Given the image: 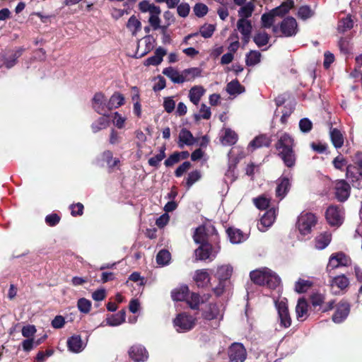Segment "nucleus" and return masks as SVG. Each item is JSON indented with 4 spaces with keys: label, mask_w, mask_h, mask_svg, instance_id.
I'll return each mask as SVG.
<instances>
[{
    "label": "nucleus",
    "mask_w": 362,
    "mask_h": 362,
    "mask_svg": "<svg viewBox=\"0 0 362 362\" xmlns=\"http://www.w3.org/2000/svg\"><path fill=\"white\" fill-rule=\"evenodd\" d=\"M221 142L223 145H233L238 141L237 134L230 128H224Z\"/></svg>",
    "instance_id": "obj_29"
},
{
    "label": "nucleus",
    "mask_w": 362,
    "mask_h": 362,
    "mask_svg": "<svg viewBox=\"0 0 362 362\" xmlns=\"http://www.w3.org/2000/svg\"><path fill=\"white\" fill-rule=\"evenodd\" d=\"M280 31L285 37H292L298 31L296 20L293 17L285 18L280 23Z\"/></svg>",
    "instance_id": "obj_14"
},
{
    "label": "nucleus",
    "mask_w": 362,
    "mask_h": 362,
    "mask_svg": "<svg viewBox=\"0 0 362 362\" xmlns=\"http://www.w3.org/2000/svg\"><path fill=\"white\" fill-rule=\"evenodd\" d=\"M127 28L132 33V35L135 36L141 30V23L135 16H132L127 21Z\"/></svg>",
    "instance_id": "obj_40"
},
{
    "label": "nucleus",
    "mask_w": 362,
    "mask_h": 362,
    "mask_svg": "<svg viewBox=\"0 0 362 362\" xmlns=\"http://www.w3.org/2000/svg\"><path fill=\"white\" fill-rule=\"evenodd\" d=\"M269 36L264 31H259L257 33L254 37L253 40L258 47H262L269 42Z\"/></svg>",
    "instance_id": "obj_46"
},
{
    "label": "nucleus",
    "mask_w": 362,
    "mask_h": 362,
    "mask_svg": "<svg viewBox=\"0 0 362 362\" xmlns=\"http://www.w3.org/2000/svg\"><path fill=\"white\" fill-rule=\"evenodd\" d=\"M315 11L309 6H302L298 8V16L299 18L305 21L313 17Z\"/></svg>",
    "instance_id": "obj_47"
},
{
    "label": "nucleus",
    "mask_w": 362,
    "mask_h": 362,
    "mask_svg": "<svg viewBox=\"0 0 362 362\" xmlns=\"http://www.w3.org/2000/svg\"><path fill=\"white\" fill-rule=\"evenodd\" d=\"M250 276L255 284L267 286L270 288L278 287L281 282V279L276 274L268 268L252 271Z\"/></svg>",
    "instance_id": "obj_2"
},
{
    "label": "nucleus",
    "mask_w": 362,
    "mask_h": 362,
    "mask_svg": "<svg viewBox=\"0 0 362 362\" xmlns=\"http://www.w3.org/2000/svg\"><path fill=\"white\" fill-rule=\"evenodd\" d=\"M201 177V173L198 170L191 172L187 179V185L188 187H190L194 182L198 181Z\"/></svg>",
    "instance_id": "obj_61"
},
{
    "label": "nucleus",
    "mask_w": 362,
    "mask_h": 362,
    "mask_svg": "<svg viewBox=\"0 0 362 362\" xmlns=\"http://www.w3.org/2000/svg\"><path fill=\"white\" fill-rule=\"evenodd\" d=\"M274 304L278 313V320L281 327L287 328L291 325V318L289 314L287 299L279 297L274 300Z\"/></svg>",
    "instance_id": "obj_6"
},
{
    "label": "nucleus",
    "mask_w": 362,
    "mask_h": 362,
    "mask_svg": "<svg viewBox=\"0 0 362 362\" xmlns=\"http://www.w3.org/2000/svg\"><path fill=\"white\" fill-rule=\"evenodd\" d=\"M329 136L333 146L336 148H341L344 144V136L341 132L336 129H331L329 132Z\"/></svg>",
    "instance_id": "obj_34"
},
{
    "label": "nucleus",
    "mask_w": 362,
    "mask_h": 362,
    "mask_svg": "<svg viewBox=\"0 0 362 362\" xmlns=\"http://www.w3.org/2000/svg\"><path fill=\"white\" fill-rule=\"evenodd\" d=\"M274 17L271 11L264 13L261 17L262 27L265 28H270L274 22Z\"/></svg>",
    "instance_id": "obj_54"
},
{
    "label": "nucleus",
    "mask_w": 362,
    "mask_h": 362,
    "mask_svg": "<svg viewBox=\"0 0 362 362\" xmlns=\"http://www.w3.org/2000/svg\"><path fill=\"white\" fill-rule=\"evenodd\" d=\"M77 307L83 313H88L90 310L91 302L86 298H82L78 300Z\"/></svg>",
    "instance_id": "obj_56"
},
{
    "label": "nucleus",
    "mask_w": 362,
    "mask_h": 362,
    "mask_svg": "<svg viewBox=\"0 0 362 362\" xmlns=\"http://www.w3.org/2000/svg\"><path fill=\"white\" fill-rule=\"evenodd\" d=\"M107 100L105 95L101 93H96L92 99V107L98 114L109 117L108 112L110 110L108 108Z\"/></svg>",
    "instance_id": "obj_9"
},
{
    "label": "nucleus",
    "mask_w": 362,
    "mask_h": 362,
    "mask_svg": "<svg viewBox=\"0 0 362 362\" xmlns=\"http://www.w3.org/2000/svg\"><path fill=\"white\" fill-rule=\"evenodd\" d=\"M171 259V255L167 250H161L156 255V262L160 266L169 264Z\"/></svg>",
    "instance_id": "obj_44"
},
{
    "label": "nucleus",
    "mask_w": 362,
    "mask_h": 362,
    "mask_svg": "<svg viewBox=\"0 0 362 362\" xmlns=\"http://www.w3.org/2000/svg\"><path fill=\"white\" fill-rule=\"evenodd\" d=\"M353 26L354 21L351 16H348L339 21L337 30L339 33H345L347 30H351Z\"/></svg>",
    "instance_id": "obj_45"
},
{
    "label": "nucleus",
    "mask_w": 362,
    "mask_h": 362,
    "mask_svg": "<svg viewBox=\"0 0 362 362\" xmlns=\"http://www.w3.org/2000/svg\"><path fill=\"white\" fill-rule=\"evenodd\" d=\"M226 90L230 95H237L245 92L244 86H243L236 79L229 82L226 86Z\"/></svg>",
    "instance_id": "obj_32"
},
{
    "label": "nucleus",
    "mask_w": 362,
    "mask_h": 362,
    "mask_svg": "<svg viewBox=\"0 0 362 362\" xmlns=\"http://www.w3.org/2000/svg\"><path fill=\"white\" fill-rule=\"evenodd\" d=\"M316 223L317 218L315 214L305 212L300 214L298 216L297 226L300 234L305 235L310 233Z\"/></svg>",
    "instance_id": "obj_7"
},
{
    "label": "nucleus",
    "mask_w": 362,
    "mask_h": 362,
    "mask_svg": "<svg viewBox=\"0 0 362 362\" xmlns=\"http://www.w3.org/2000/svg\"><path fill=\"white\" fill-rule=\"evenodd\" d=\"M350 312V305L346 301H341L337 307L336 312L332 316V320L335 323L342 322L349 315Z\"/></svg>",
    "instance_id": "obj_18"
},
{
    "label": "nucleus",
    "mask_w": 362,
    "mask_h": 362,
    "mask_svg": "<svg viewBox=\"0 0 362 362\" xmlns=\"http://www.w3.org/2000/svg\"><path fill=\"white\" fill-rule=\"evenodd\" d=\"M109 117L103 116L99 117L91 124L92 131L97 133L100 130L106 129L109 126Z\"/></svg>",
    "instance_id": "obj_43"
},
{
    "label": "nucleus",
    "mask_w": 362,
    "mask_h": 362,
    "mask_svg": "<svg viewBox=\"0 0 362 362\" xmlns=\"http://www.w3.org/2000/svg\"><path fill=\"white\" fill-rule=\"evenodd\" d=\"M129 357L135 362H144L148 358L146 348L141 344L132 346L129 349Z\"/></svg>",
    "instance_id": "obj_15"
},
{
    "label": "nucleus",
    "mask_w": 362,
    "mask_h": 362,
    "mask_svg": "<svg viewBox=\"0 0 362 362\" xmlns=\"http://www.w3.org/2000/svg\"><path fill=\"white\" fill-rule=\"evenodd\" d=\"M261 54L258 51H250L246 56V64L252 66L260 62Z\"/></svg>",
    "instance_id": "obj_48"
},
{
    "label": "nucleus",
    "mask_w": 362,
    "mask_h": 362,
    "mask_svg": "<svg viewBox=\"0 0 362 362\" xmlns=\"http://www.w3.org/2000/svg\"><path fill=\"white\" fill-rule=\"evenodd\" d=\"M127 118L115 112L112 115V123L118 129H123L125 127Z\"/></svg>",
    "instance_id": "obj_50"
},
{
    "label": "nucleus",
    "mask_w": 362,
    "mask_h": 362,
    "mask_svg": "<svg viewBox=\"0 0 362 362\" xmlns=\"http://www.w3.org/2000/svg\"><path fill=\"white\" fill-rule=\"evenodd\" d=\"M228 357L231 362H244L247 357L246 349L240 343H233L228 349Z\"/></svg>",
    "instance_id": "obj_12"
},
{
    "label": "nucleus",
    "mask_w": 362,
    "mask_h": 362,
    "mask_svg": "<svg viewBox=\"0 0 362 362\" xmlns=\"http://www.w3.org/2000/svg\"><path fill=\"white\" fill-rule=\"evenodd\" d=\"M165 147H162L160 148V151L159 153H158L155 156L151 157V158H149L148 164L151 166H153V167L158 166V164L160 163V162L165 157Z\"/></svg>",
    "instance_id": "obj_55"
},
{
    "label": "nucleus",
    "mask_w": 362,
    "mask_h": 362,
    "mask_svg": "<svg viewBox=\"0 0 362 362\" xmlns=\"http://www.w3.org/2000/svg\"><path fill=\"white\" fill-rule=\"evenodd\" d=\"M204 317L206 320H211L214 319H222L223 308L221 305L217 304H209L208 308L204 312Z\"/></svg>",
    "instance_id": "obj_21"
},
{
    "label": "nucleus",
    "mask_w": 362,
    "mask_h": 362,
    "mask_svg": "<svg viewBox=\"0 0 362 362\" xmlns=\"http://www.w3.org/2000/svg\"><path fill=\"white\" fill-rule=\"evenodd\" d=\"M227 233L230 241L233 244H238L246 240V237L239 229L228 228Z\"/></svg>",
    "instance_id": "obj_35"
},
{
    "label": "nucleus",
    "mask_w": 362,
    "mask_h": 362,
    "mask_svg": "<svg viewBox=\"0 0 362 362\" xmlns=\"http://www.w3.org/2000/svg\"><path fill=\"white\" fill-rule=\"evenodd\" d=\"M163 74L168 77L175 83H182L186 81L187 78L173 67H168L163 69Z\"/></svg>",
    "instance_id": "obj_25"
},
{
    "label": "nucleus",
    "mask_w": 362,
    "mask_h": 362,
    "mask_svg": "<svg viewBox=\"0 0 362 362\" xmlns=\"http://www.w3.org/2000/svg\"><path fill=\"white\" fill-rule=\"evenodd\" d=\"M188 293V287L185 285H182L173 290L171 292V296L173 300L182 301L187 298Z\"/></svg>",
    "instance_id": "obj_33"
},
{
    "label": "nucleus",
    "mask_w": 362,
    "mask_h": 362,
    "mask_svg": "<svg viewBox=\"0 0 362 362\" xmlns=\"http://www.w3.org/2000/svg\"><path fill=\"white\" fill-rule=\"evenodd\" d=\"M237 28L242 35V39L245 45L247 44L250 40L252 26L249 20L238 19L237 22Z\"/></svg>",
    "instance_id": "obj_17"
},
{
    "label": "nucleus",
    "mask_w": 362,
    "mask_h": 362,
    "mask_svg": "<svg viewBox=\"0 0 362 362\" xmlns=\"http://www.w3.org/2000/svg\"><path fill=\"white\" fill-rule=\"evenodd\" d=\"M138 7L141 13H149L148 23L153 30H158L160 23V14L161 10L160 7L151 3L148 0H142L139 3Z\"/></svg>",
    "instance_id": "obj_5"
},
{
    "label": "nucleus",
    "mask_w": 362,
    "mask_h": 362,
    "mask_svg": "<svg viewBox=\"0 0 362 362\" xmlns=\"http://www.w3.org/2000/svg\"><path fill=\"white\" fill-rule=\"evenodd\" d=\"M290 185L291 182L288 176H283L278 180L276 195L280 200L286 195L290 189Z\"/></svg>",
    "instance_id": "obj_22"
},
{
    "label": "nucleus",
    "mask_w": 362,
    "mask_h": 362,
    "mask_svg": "<svg viewBox=\"0 0 362 362\" xmlns=\"http://www.w3.org/2000/svg\"><path fill=\"white\" fill-rule=\"evenodd\" d=\"M255 9V5L252 2H248L243 5L238 11L239 19L247 20L250 18Z\"/></svg>",
    "instance_id": "obj_39"
},
{
    "label": "nucleus",
    "mask_w": 362,
    "mask_h": 362,
    "mask_svg": "<svg viewBox=\"0 0 362 362\" xmlns=\"http://www.w3.org/2000/svg\"><path fill=\"white\" fill-rule=\"evenodd\" d=\"M202 70L198 67H193L190 69H187L183 71V76H185L187 79L186 81H191L196 77H199L201 76Z\"/></svg>",
    "instance_id": "obj_49"
},
{
    "label": "nucleus",
    "mask_w": 362,
    "mask_h": 362,
    "mask_svg": "<svg viewBox=\"0 0 362 362\" xmlns=\"http://www.w3.org/2000/svg\"><path fill=\"white\" fill-rule=\"evenodd\" d=\"M194 14L198 17L204 16L208 12V7L206 5L198 3L194 6Z\"/></svg>",
    "instance_id": "obj_60"
},
{
    "label": "nucleus",
    "mask_w": 362,
    "mask_h": 362,
    "mask_svg": "<svg viewBox=\"0 0 362 362\" xmlns=\"http://www.w3.org/2000/svg\"><path fill=\"white\" fill-rule=\"evenodd\" d=\"M253 202L259 209H266L269 205L270 199L264 195H262L254 199Z\"/></svg>",
    "instance_id": "obj_51"
},
{
    "label": "nucleus",
    "mask_w": 362,
    "mask_h": 362,
    "mask_svg": "<svg viewBox=\"0 0 362 362\" xmlns=\"http://www.w3.org/2000/svg\"><path fill=\"white\" fill-rule=\"evenodd\" d=\"M326 219L329 225L339 226L343 222V211L339 206H330L325 214Z\"/></svg>",
    "instance_id": "obj_13"
},
{
    "label": "nucleus",
    "mask_w": 362,
    "mask_h": 362,
    "mask_svg": "<svg viewBox=\"0 0 362 362\" xmlns=\"http://www.w3.org/2000/svg\"><path fill=\"white\" fill-rule=\"evenodd\" d=\"M332 240V235L329 232H324L316 236L315 239V247L317 250H323L328 246Z\"/></svg>",
    "instance_id": "obj_27"
},
{
    "label": "nucleus",
    "mask_w": 362,
    "mask_h": 362,
    "mask_svg": "<svg viewBox=\"0 0 362 362\" xmlns=\"http://www.w3.org/2000/svg\"><path fill=\"white\" fill-rule=\"evenodd\" d=\"M194 279L199 286H204L210 281L209 274L206 269L197 270Z\"/></svg>",
    "instance_id": "obj_36"
},
{
    "label": "nucleus",
    "mask_w": 362,
    "mask_h": 362,
    "mask_svg": "<svg viewBox=\"0 0 362 362\" xmlns=\"http://www.w3.org/2000/svg\"><path fill=\"white\" fill-rule=\"evenodd\" d=\"M293 139L287 133L282 134L276 144L279 156L284 164L288 168L293 167L296 163V156L293 150Z\"/></svg>",
    "instance_id": "obj_1"
},
{
    "label": "nucleus",
    "mask_w": 362,
    "mask_h": 362,
    "mask_svg": "<svg viewBox=\"0 0 362 362\" xmlns=\"http://www.w3.org/2000/svg\"><path fill=\"white\" fill-rule=\"evenodd\" d=\"M23 49L19 48L14 54L9 57H4L3 56L4 64L7 69H11L17 63V59L22 55Z\"/></svg>",
    "instance_id": "obj_41"
},
{
    "label": "nucleus",
    "mask_w": 362,
    "mask_h": 362,
    "mask_svg": "<svg viewBox=\"0 0 362 362\" xmlns=\"http://www.w3.org/2000/svg\"><path fill=\"white\" fill-rule=\"evenodd\" d=\"M206 90L202 86H194L189 90V100L195 105H197L204 95Z\"/></svg>",
    "instance_id": "obj_28"
},
{
    "label": "nucleus",
    "mask_w": 362,
    "mask_h": 362,
    "mask_svg": "<svg viewBox=\"0 0 362 362\" xmlns=\"http://www.w3.org/2000/svg\"><path fill=\"white\" fill-rule=\"evenodd\" d=\"M233 268L230 264H222L217 267L214 276L218 280V284L214 288L218 296L223 293L226 287L233 274Z\"/></svg>",
    "instance_id": "obj_4"
},
{
    "label": "nucleus",
    "mask_w": 362,
    "mask_h": 362,
    "mask_svg": "<svg viewBox=\"0 0 362 362\" xmlns=\"http://www.w3.org/2000/svg\"><path fill=\"white\" fill-rule=\"evenodd\" d=\"M219 252V247H214L210 244H202L195 250L197 259L199 260L214 259Z\"/></svg>",
    "instance_id": "obj_11"
},
{
    "label": "nucleus",
    "mask_w": 362,
    "mask_h": 362,
    "mask_svg": "<svg viewBox=\"0 0 362 362\" xmlns=\"http://www.w3.org/2000/svg\"><path fill=\"white\" fill-rule=\"evenodd\" d=\"M215 30V26L211 24H206L201 27L200 34L204 38H209L212 36Z\"/></svg>",
    "instance_id": "obj_57"
},
{
    "label": "nucleus",
    "mask_w": 362,
    "mask_h": 362,
    "mask_svg": "<svg viewBox=\"0 0 362 362\" xmlns=\"http://www.w3.org/2000/svg\"><path fill=\"white\" fill-rule=\"evenodd\" d=\"M177 332H185L192 329L195 325V319L185 313H180L173 320Z\"/></svg>",
    "instance_id": "obj_8"
},
{
    "label": "nucleus",
    "mask_w": 362,
    "mask_h": 362,
    "mask_svg": "<svg viewBox=\"0 0 362 362\" xmlns=\"http://www.w3.org/2000/svg\"><path fill=\"white\" fill-rule=\"evenodd\" d=\"M311 285L312 284L309 281L299 279L295 284V291L300 293L306 292Z\"/></svg>",
    "instance_id": "obj_52"
},
{
    "label": "nucleus",
    "mask_w": 362,
    "mask_h": 362,
    "mask_svg": "<svg viewBox=\"0 0 362 362\" xmlns=\"http://www.w3.org/2000/svg\"><path fill=\"white\" fill-rule=\"evenodd\" d=\"M86 344L81 339L80 335L74 334L69 337L67 340L68 349L73 353H80L86 347Z\"/></svg>",
    "instance_id": "obj_20"
},
{
    "label": "nucleus",
    "mask_w": 362,
    "mask_h": 362,
    "mask_svg": "<svg viewBox=\"0 0 362 362\" xmlns=\"http://www.w3.org/2000/svg\"><path fill=\"white\" fill-rule=\"evenodd\" d=\"M122 141V137L120 134L115 129H112L110 132L109 143L111 145L115 146L119 144Z\"/></svg>",
    "instance_id": "obj_58"
},
{
    "label": "nucleus",
    "mask_w": 362,
    "mask_h": 362,
    "mask_svg": "<svg viewBox=\"0 0 362 362\" xmlns=\"http://www.w3.org/2000/svg\"><path fill=\"white\" fill-rule=\"evenodd\" d=\"M37 329L34 325H28L25 326H23L22 328V335L24 337H26L28 339H31L34 336V334L36 333Z\"/></svg>",
    "instance_id": "obj_59"
},
{
    "label": "nucleus",
    "mask_w": 362,
    "mask_h": 362,
    "mask_svg": "<svg viewBox=\"0 0 362 362\" xmlns=\"http://www.w3.org/2000/svg\"><path fill=\"white\" fill-rule=\"evenodd\" d=\"M288 11V6L286 4H283L281 6L271 10L270 11L274 14V16H282L287 13Z\"/></svg>",
    "instance_id": "obj_63"
},
{
    "label": "nucleus",
    "mask_w": 362,
    "mask_h": 362,
    "mask_svg": "<svg viewBox=\"0 0 362 362\" xmlns=\"http://www.w3.org/2000/svg\"><path fill=\"white\" fill-rule=\"evenodd\" d=\"M296 317L298 321H304L308 317V304L305 298H301L298 300L296 307Z\"/></svg>",
    "instance_id": "obj_23"
},
{
    "label": "nucleus",
    "mask_w": 362,
    "mask_h": 362,
    "mask_svg": "<svg viewBox=\"0 0 362 362\" xmlns=\"http://www.w3.org/2000/svg\"><path fill=\"white\" fill-rule=\"evenodd\" d=\"M271 139L266 135L256 136L249 144V147L257 148L262 146H269Z\"/></svg>",
    "instance_id": "obj_37"
},
{
    "label": "nucleus",
    "mask_w": 362,
    "mask_h": 362,
    "mask_svg": "<svg viewBox=\"0 0 362 362\" xmlns=\"http://www.w3.org/2000/svg\"><path fill=\"white\" fill-rule=\"evenodd\" d=\"M329 285L332 289L336 287L342 291L349 286V279L344 274L338 275L331 278Z\"/></svg>",
    "instance_id": "obj_24"
},
{
    "label": "nucleus",
    "mask_w": 362,
    "mask_h": 362,
    "mask_svg": "<svg viewBox=\"0 0 362 362\" xmlns=\"http://www.w3.org/2000/svg\"><path fill=\"white\" fill-rule=\"evenodd\" d=\"M175 107V102L172 97H167L164 98L163 107L168 113H171Z\"/></svg>",
    "instance_id": "obj_62"
},
{
    "label": "nucleus",
    "mask_w": 362,
    "mask_h": 362,
    "mask_svg": "<svg viewBox=\"0 0 362 362\" xmlns=\"http://www.w3.org/2000/svg\"><path fill=\"white\" fill-rule=\"evenodd\" d=\"M349 262L350 259L344 253L341 252L332 253L329 258L327 272L329 273L334 269L347 266Z\"/></svg>",
    "instance_id": "obj_10"
},
{
    "label": "nucleus",
    "mask_w": 362,
    "mask_h": 362,
    "mask_svg": "<svg viewBox=\"0 0 362 362\" xmlns=\"http://www.w3.org/2000/svg\"><path fill=\"white\" fill-rule=\"evenodd\" d=\"M124 97L122 93L119 92H115L108 100V108L110 110L112 109H117L124 105Z\"/></svg>",
    "instance_id": "obj_31"
},
{
    "label": "nucleus",
    "mask_w": 362,
    "mask_h": 362,
    "mask_svg": "<svg viewBox=\"0 0 362 362\" xmlns=\"http://www.w3.org/2000/svg\"><path fill=\"white\" fill-rule=\"evenodd\" d=\"M193 238L194 242L197 244H200V245H202V244H208L206 228L202 226L198 227L194 232Z\"/></svg>",
    "instance_id": "obj_38"
},
{
    "label": "nucleus",
    "mask_w": 362,
    "mask_h": 362,
    "mask_svg": "<svg viewBox=\"0 0 362 362\" xmlns=\"http://www.w3.org/2000/svg\"><path fill=\"white\" fill-rule=\"evenodd\" d=\"M125 321V311L122 310L119 313L111 315L106 318V325L112 327L119 326Z\"/></svg>",
    "instance_id": "obj_30"
},
{
    "label": "nucleus",
    "mask_w": 362,
    "mask_h": 362,
    "mask_svg": "<svg viewBox=\"0 0 362 362\" xmlns=\"http://www.w3.org/2000/svg\"><path fill=\"white\" fill-rule=\"evenodd\" d=\"M276 219L275 209H270L267 211L262 216L259 222L257 223L259 230L262 232L266 231L274 223Z\"/></svg>",
    "instance_id": "obj_16"
},
{
    "label": "nucleus",
    "mask_w": 362,
    "mask_h": 362,
    "mask_svg": "<svg viewBox=\"0 0 362 362\" xmlns=\"http://www.w3.org/2000/svg\"><path fill=\"white\" fill-rule=\"evenodd\" d=\"M196 142V139L192 134L187 129H182L179 134V147L182 148L185 145L191 146Z\"/></svg>",
    "instance_id": "obj_26"
},
{
    "label": "nucleus",
    "mask_w": 362,
    "mask_h": 362,
    "mask_svg": "<svg viewBox=\"0 0 362 362\" xmlns=\"http://www.w3.org/2000/svg\"><path fill=\"white\" fill-rule=\"evenodd\" d=\"M335 190L336 197L340 202L346 201L350 195V186L343 180L337 181Z\"/></svg>",
    "instance_id": "obj_19"
},
{
    "label": "nucleus",
    "mask_w": 362,
    "mask_h": 362,
    "mask_svg": "<svg viewBox=\"0 0 362 362\" xmlns=\"http://www.w3.org/2000/svg\"><path fill=\"white\" fill-rule=\"evenodd\" d=\"M346 177L354 187L362 188V153H357L354 157V165L346 168Z\"/></svg>",
    "instance_id": "obj_3"
},
{
    "label": "nucleus",
    "mask_w": 362,
    "mask_h": 362,
    "mask_svg": "<svg viewBox=\"0 0 362 362\" xmlns=\"http://www.w3.org/2000/svg\"><path fill=\"white\" fill-rule=\"evenodd\" d=\"M41 343L40 340L35 341L33 338L27 339L22 341V348L24 351L28 352L34 347L38 346Z\"/></svg>",
    "instance_id": "obj_53"
},
{
    "label": "nucleus",
    "mask_w": 362,
    "mask_h": 362,
    "mask_svg": "<svg viewBox=\"0 0 362 362\" xmlns=\"http://www.w3.org/2000/svg\"><path fill=\"white\" fill-rule=\"evenodd\" d=\"M313 127L312 122L308 118L301 119L299 122V127L301 132H308L311 130Z\"/></svg>",
    "instance_id": "obj_64"
},
{
    "label": "nucleus",
    "mask_w": 362,
    "mask_h": 362,
    "mask_svg": "<svg viewBox=\"0 0 362 362\" xmlns=\"http://www.w3.org/2000/svg\"><path fill=\"white\" fill-rule=\"evenodd\" d=\"M102 159L106 162L108 168H113L119 163V159L113 158V153L110 150L105 151L101 155Z\"/></svg>",
    "instance_id": "obj_42"
}]
</instances>
